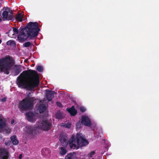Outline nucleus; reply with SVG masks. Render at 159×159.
Instances as JSON below:
<instances>
[{
    "instance_id": "obj_30",
    "label": "nucleus",
    "mask_w": 159,
    "mask_h": 159,
    "mask_svg": "<svg viewBox=\"0 0 159 159\" xmlns=\"http://www.w3.org/2000/svg\"><path fill=\"white\" fill-rule=\"evenodd\" d=\"M11 141L10 140H6L5 141V144L6 146H9L10 145Z\"/></svg>"
},
{
    "instance_id": "obj_36",
    "label": "nucleus",
    "mask_w": 159,
    "mask_h": 159,
    "mask_svg": "<svg viewBox=\"0 0 159 159\" xmlns=\"http://www.w3.org/2000/svg\"><path fill=\"white\" fill-rule=\"evenodd\" d=\"M28 61V59H26L25 60L24 62L25 63H27Z\"/></svg>"
},
{
    "instance_id": "obj_22",
    "label": "nucleus",
    "mask_w": 159,
    "mask_h": 159,
    "mask_svg": "<svg viewBox=\"0 0 159 159\" xmlns=\"http://www.w3.org/2000/svg\"><path fill=\"white\" fill-rule=\"evenodd\" d=\"M56 117L57 119H61L62 116L60 111H57L56 114Z\"/></svg>"
},
{
    "instance_id": "obj_17",
    "label": "nucleus",
    "mask_w": 159,
    "mask_h": 159,
    "mask_svg": "<svg viewBox=\"0 0 159 159\" xmlns=\"http://www.w3.org/2000/svg\"><path fill=\"white\" fill-rule=\"evenodd\" d=\"M10 139L13 145H17L18 144L19 141L17 139L16 135H14L11 136L10 138Z\"/></svg>"
},
{
    "instance_id": "obj_38",
    "label": "nucleus",
    "mask_w": 159,
    "mask_h": 159,
    "mask_svg": "<svg viewBox=\"0 0 159 159\" xmlns=\"http://www.w3.org/2000/svg\"><path fill=\"white\" fill-rule=\"evenodd\" d=\"M2 20V19L0 17V22Z\"/></svg>"
},
{
    "instance_id": "obj_12",
    "label": "nucleus",
    "mask_w": 159,
    "mask_h": 159,
    "mask_svg": "<svg viewBox=\"0 0 159 159\" xmlns=\"http://www.w3.org/2000/svg\"><path fill=\"white\" fill-rule=\"evenodd\" d=\"M66 110L70 113L71 116H75L77 113V110L75 109V107L74 106H72L70 108H67Z\"/></svg>"
},
{
    "instance_id": "obj_29",
    "label": "nucleus",
    "mask_w": 159,
    "mask_h": 159,
    "mask_svg": "<svg viewBox=\"0 0 159 159\" xmlns=\"http://www.w3.org/2000/svg\"><path fill=\"white\" fill-rule=\"evenodd\" d=\"M56 104L57 106L59 107H63L62 104L59 102H57Z\"/></svg>"
},
{
    "instance_id": "obj_21",
    "label": "nucleus",
    "mask_w": 159,
    "mask_h": 159,
    "mask_svg": "<svg viewBox=\"0 0 159 159\" xmlns=\"http://www.w3.org/2000/svg\"><path fill=\"white\" fill-rule=\"evenodd\" d=\"M6 44L8 46H15L16 43L14 41L12 40H9L7 41L6 43Z\"/></svg>"
},
{
    "instance_id": "obj_25",
    "label": "nucleus",
    "mask_w": 159,
    "mask_h": 159,
    "mask_svg": "<svg viewBox=\"0 0 159 159\" xmlns=\"http://www.w3.org/2000/svg\"><path fill=\"white\" fill-rule=\"evenodd\" d=\"M5 131L7 134H10L11 132V129L9 127L7 126L5 128Z\"/></svg>"
},
{
    "instance_id": "obj_3",
    "label": "nucleus",
    "mask_w": 159,
    "mask_h": 159,
    "mask_svg": "<svg viewBox=\"0 0 159 159\" xmlns=\"http://www.w3.org/2000/svg\"><path fill=\"white\" fill-rule=\"evenodd\" d=\"M13 57L9 55H7L0 59V71L5 74L8 75L15 63Z\"/></svg>"
},
{
    "instance_id": "obj_20",
    "label": "nucleus",
    "mask_w": 159,
    "mask_h": 159,
    "mask_svg": "<svg viewBox=\"0 0 159 159\" xmlns=\"http://www.w3.org/2000/svg\"><path fill=\"white\" fill-rule=\"evenodd\" d=\"M23 16L20 13H19L17 14L16 16L15 19L16 21L22 22V19Z\"/></svg>"
},
{
    "instance_id": "obj_14",
    "label": "nucleus",
    "mask_w": 159,
    "mask_h": 159,
    "mask_svg": "<svg viewBox=\"0 0 159 159\" xmlns=\"http://www.w3.org/2000/svg\"><path fill=\"white\" fill-rule=\"evenodd\" d=\"M40 104L38 107V109L40 113H43L46 110V105L42 101H40Z\"/></svg>"
},
{
    "instance_id": "obj_31",
    "label": "nucleus",
    "mask_w": 159,
    "mask_h": 159,
    "mask_svg": "<svg viewBox=\"0 0 159 159\" xmlns=\"http://www.w3.org/2000/svg\"><path fill=\"white\" fill-rule=\"evenodd\" d=\"M60 140L61 141V142H65L66 141V139H63L61 136H60Z\"/></svg>"
},
{
    "instance_id": "obj_6",
    "label": "nucleus",
    "mask_w": 159,
    "mask_h": 159,
    "mask_svg": "<svg viewBox=\"0 0 159 159\" xmlns=\"http://www.w3.org/2000/svg\"><path fill=\"white\" fill-rule=\"evenodd\" d=\"M3 9L5 11L2 13L3 19L4 20H14L15 18L12 11L8 7H4Z\"/></svg>"
},
{
    "instance_id": "obj_16",
    "label": "nucleus",
    "mask_w": 159,
    "mask_h": 159,
    "mask_svg": "<svg viewBox=\"0 0 159 159\" xmlns=\"http://www.w3.org/2000/svg\"><path fill=\"white\" fill-rule=\"evenodd\" d=\"M15 68L14 70V76L17 75L22 71L21 67L20 66H15Z\"/></svg>"
},
{
    "instance_id": "obj_10",
    "label": "nucleus",
    "mask_w": 159,
    "mask_h": 159,
    "mask_svg": "<svg viewBox=\"0 0 159 159\" xmlns=\"http://www.w3.org/2000/svg\"><path fill=\"white\" fill-rule=\"evenodd\" d=\"M81 123L85 126H91V123L89 118L87 116L84 115L81 117Z\"/></svg>"
},
{
    "instance_id": "obj_28",
    "label": "nucleus",
    "mask_w": 159,
    "mask_h": 159,
    "mask_svg": "<svg viewBox=\"0 0 159 159\" xmlns=\"http://www.w3.org/2000/svg\"><path fill=\"white\" fill-rule=\"evenodd\" d=\"M80 111L82 112H85L86 111V109L85 108V107H81L80 108Z\"/></svg>"
},
{
    "instance_id": "obj_27",
    "label": "nucleus",
    "mask_w": 159,
    "mask_h": 159,
    "mask_svg": "<svg viewBox=\"0 0 159 159\" xmlns=\"http://www.w3.org/2000/svg\"><path fill=\"white\" fill-rule=\"evenodd\" d=\"M31 45V43L30 42H26L24 43V46L25 47H30Z\"/></svg>"
},
{
    "instance_id": "obj_7",
    "label": "nucleus",
    "mask_w": 159,
    "mask_h": 159,
    "mask_svg": "<svg viewBox=\"0 0 159 159\" xmlns=\"http://www.w3.org/2000/svg\"><path fill=\"white\" fill-rule=\"evenodd\" d=\"M36 124L39 128L46 131L49 129L51 126V123L46 120L38 121Z\"/></svg>"
},
{
    "instance_id": "obj_8",
    "label": "nucleus",
    "mask_w": 159,
    "mask_h": 159,
    "mask_svg": "<svg viewBox=\"0 0 159 159\" xmlns=\"http://www.w3.org/2000/svg\"><path fill=\"white\" fill-rule=\"evenodd\" d=\"M24 131L25 134L28 135H33L35 132V128L32 125H27L25 128Z\"/></svg>"
},
{
    "instance_id": "obj_24",
    "label": "nucleus",
    "mask_w": 159,
    "mask_h": 159,
    "mask_svg": "<svg viewBox=\"0 0 159 159\" xmlns=\"http://www.w3.org/2000/svg\"><path fill=\"white\" fill-rule=\"evenodd\" d=\"M36 70L39 72H41L43 70V68L42 66H38L36 67Z\"/></svg>"
},
{
    "instance_id": "obj_23",
    "label": "nucleus",
    "mask_w": 159,
    "mask_h": 159,
    "mask_svg": "<svg viewBox=\"0 0 159 159\" xmlns=\"http://www.w3.org/2000/svg\"><path fill=\"white\" fill-rule=\"evenodd\" d=\"M61 151H60V154L62 155H64L66 154L67 152V151L64 148L61 147Z\"/></svg>"
},
{
    "instance_id": "obj_18",
    "label": "nucleus",
    "mask_w": 159,
    "mask_h": 159,
    "mask_svg": "<svg viewBox=\"0 0 159 159\" xmlns=\"http://www.w3.org/2000/svg\"><path fill=\"white\" fill-rule=\"evenodd\" d=\"M6 126V122L2 119L0 118V132L1 130Z\"/></svg>"
},
{
    "instance_id": "obj_37",
    "label": "nucleus",
    "mask_w": 159,
    "mask_h": 159,
    "mask_svg": "<svg viewBox=\"0 0 159 159\" xmlns=\"http://www.w3.org/2000/svg\"><path fill=\"white\" fill-rule=\"evenodd\" d=\"M2 42V40L0 39V44Z\"/></svg>"
},
{
    "instance_id": "obj_33",
    "label": "nucleus",
    "mask_w": 159,
    "mask_h": 159,
    "mask_svg": "<svg viewBox=\"0 0 159 159\" xmlns=\"http://www.w3.org/2000/svg\"><path fill=\"white\" fill-rule=\"evenodd\" d=\"M6 101V98H3L1 99V101L2 102H5Z\"/></svg>"
},
{
    "instance_id": "obj_26",
    "label": "nucleus",
    "mask_w": 159,
    "mask_h": 159,
    "mask_svg": "<svg viewBox=\"0 0 159 159\" xmlns=\"http://www.w3.org/2000/svg\"><path fill=\"white\" fill-rule=\"evenodd\" d=\"M95 154V152L94 151L91 152L90 153L88 154V157L89 158H90L92 157V156Z\"/></svg>"
},
{
    "instance_id": "obj_34",
    "label": "nucleus",
    "mask_w": 159,
    "mask_h": 159,
    "mask_svg": "<svg viewBox=\"0 0 159 159\" xmlns=\"http://www.w3.org/2000/svg\"><path fill=\"white\" fill-rule=\"evenodd\" d=\"M22 154H20L19 156V158L20 159H21L22 158Z\"/></svg>"
},
{
    "instance_id": "obj_13",
    "label": "nucleus",
    "mask_w": 159,
    "mask_h": 159,
    "mask_svg": "<svg viewBox=\"0 0 159 159\" xmlns=\"http://www.w3.org/2000/svg\"><path fill=\"white\" fill-rule=\"evenodd\" d=\"M27 120L30 122H33L34 120L33 117L34 116V113L30 111H28L25 114Z\"/></svg>"
},
{
    "instance_id": "obj_35",
    "label": "nucleus",
    "mask_w": 159,
    "mask_h": 159,
    "mask_svg": "<svg viewBox=\"0 0 159 159\" xmlns=\"http://www.w3.org/2000/svg\"><path fill=\"white\" fill-rule=\"evenodd\" d=\"M15 121L14 119H12L11 120V124H13L14 123Z\"/></svg>"
},
{
    "instance_id": "obj_32",
    "label": "nucleus",
    "mask_w": 159,
    "mask_h": 159,
    "mask_svg": "<svg viewBox=\"0 0 159 159\" xmlns=\"http://www.w3.org/2000/svg\"><path fill=\"white\" fill-rule=\"evenodd\" d=\"M70 126H71V124H66L65 125L66 127L67 128H70Z\"/></svg>"
},
{
    "instance_id": "obj_15",
    "label": "nucleus",
    "mask_w": 159,
    "mask_h": 159,
    "mask_svg": "<svg viewBox=\"0 0 159 159\" xmlns=\"http://www.w3.org/2000/svg\"><path fill=\"white\" fill-rule=\"evenodd\" d=\"M13 30L12 31L9 30L8 32V36L11 38H13L14 34H18L19 33L18 30L17 28L15 27H13Z\"/></svg>"
},
{
    "instance_id": "obj_2",
    "label": "nucleus",
    "mask_w": 159,
    "mask_h": 159,
    "mask_svg": "<svg viewBox=\"0 0 159 159\" xmlns=\"http://www.w3.org/2000/svg\"><path fill=\"white\" fill-rule=\"evenodd\" d=\"M40 30L37 22H30L26 27L20 29L17 38L20 42H23L28 38L32 39L36 37Z\"/></svg>"
},
{
    "instance_id": "obj_11",
    "label": "nucleus",
    "mask_w": 159,
    "mask_h": 159,
    "mask_svg": "<svg viewBox=\"0 0 159 159\" xmlns=\"http://www.w3.org/2000/svg\"><path fill=\"white\" fill-rule=\"evenodd\" d=\"M46 97L47 100L49 101H51L52 98L54 97L55 92L54 91L48 89L46 90Z\"/></svg>"
},
{
    "instance_id": "obj_1",
    "label": "nucleus",
    "mask_w": 159,
    "mask_h": 159,
    "mask_svg": "<svg viewBox=\"0 0 159 159\" xmlns=\"http://www.w3.org/2000/svg\"><path fill=\"white\" fill-rule=\"evenodd\" d=\"M39 76L36 71L29 70L23 71L17 79L19 87L32 91L39 84Z\"/></svg>"
},
{
    "instance_id": "obj_4",
    "label": "nucleus",
    "mask_w": 159,
    "mask_h": 159,
    "mask_svg": "<svg viewBox=\"0 0 159 159\" xmlns=\"http://www.w3.org/2000/svg\"><path fill=\"white\" fill-rule=\"evenodd\" d=\"M69 146L70 148L73 149H77L80 147L86 146L89 144L88 141L83 138L80 134L77 133L75 138H71L69 141Z\"/></svg>"
},
{
    "instance_id": "obj_9",
    "label": "nucleus",
    "mask_w": 159,
    "mask_h": 159,
    "mask_svg": "<svg viewBox=\"0 0 159 159\" xmlns=\"http://www.w3.org/2000/svg\"><path fill=\"white\" fill-rule=\"evenodd\" d=\"M9 156L8 150L5 148H0V159H8Z\"/></svg>"
},
{
    "instance_id": "obj_5",
    "label": "nucleus",
    "mask_w": 159,
    "mask_h": 159,
    "mask_svg": "<svg viewBox=\"0 0 159 159\" xmlns=\"http://www.w3.org/2000/svg\"><path fill=\"white\" fill-rule=\"evenodd\" d=\"M35 100L34 97H30L28 95L27 97L19 102L18 107L22 111L29 110L33 107L34 102Z\"/></svg>"
},
{
    "instance_id": "obj_19",
    "label": "nucleus",
    "mask_w": 159,
    "mask_h": 159,
    "mask_svg": "<svg viewBox=\"0 0 159 159\" xmlns=\"http://www.w3.org/2000/svg\"><path fill=\"white\" fill-rule=\"evenodd\" d=\"M65 159H77V158L75 155L74 152L70 153L66 156Z\"/></svg>"
}]
</instances>
